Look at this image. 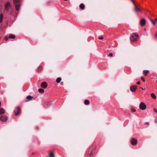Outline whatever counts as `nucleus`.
Returning <instances> with one entry per match:
<instances>
[{
	"instance_id": "7c9ffc66",
	"label": "nucleus",
	"mask_w": 157,
	"mask_h": 157,
	"mask_svg": "<svg viewBox=\"0 0 157 157\" xmlns=\"http://www.w3.org/2000/svg\"><path fill=\"white\" fill-rule=\"evenodd\" d=\"M131 111L132 112H135L136 111V109L133 108L131 109Z\"/></svg>"
},
{
	"instance_id": "72a5a7b5",
	"label": "nucleus",
	"mask_w": 157,
	"mask_h": 157,
	"mask_svg": "<svg viewBox=\"0 0 157 157\" xmlns=\"http://www.w3.org/2000/svg\"><path fill=\"white\" fill-rule=\"evenodd\" d=\"M141 80L144 82H145V79L144 78H143V77H141Z\"/></svg>"
},
{
	"instance_id": "a878e982",
	"label": "nucleus",
	"mask_w": 157,
	"mask_h": 157,
	"mask_svg": "<svg viewBox=\"0 0 157 157\" xmlns=\"http://www.w3.org/2000/svg\"><path fill=\"white\" fill-rule=\"evenodd\" d=\"M9 12L10 14H12L13 12V9H11L9 10Z\"/></svg>"
},
{
	"instance_id": "58836bf2",
	"label": "nucleus",
	"mask_w": 157,
	"mask_h": 157,
	"mask_svg": "<svg viewBox=\"0 0 157 157\" xmlns=\"http://www.w3.org/2000/svg\"><path fill=\"white\" fill-rule=\"evenodd\" d=\"M141 88L143 90H145V89L141 87Z\"/></svg>"
},
{
	"instance_id": "9b49d317",
	"label": "nucleus",
	"mask_w": 157,
	"mask_h": 157,
	"mask_svg": "<svg viewBox=\"0 0 157 157\" xmlns=\"http://www.w3.org/2000/svg\"><path fill=\"white\" fill-rule=\"evenodd\" d=\"M15 5V9L16 11H18L19 10L20 7V4H17V5Z\"/></svg>"
},
{
	"instance_id": "a19ab883",
	"label": "nucleus",
	"mask_w": 157,
	"mask_h": 157,
	"mask_svg": "<svg viewBox=\"0 0 157 157\" xmlns=\"http://www.w3.org/2000/svg\"><path fill=\"white\" fill-rule=\"evenodd\" d=\"M155 21H157V18H156V19H155Z\"/></svg>"
},
{
	"instance_id": "c85d7f7f",
	"label": "nucleus",
	"mask_w": 157,
	"mask_h": 157,
	"mask_svg": "<svg viewBox=\"0 0 157 157\" xmlns=\"http://www.w3.org/2000/svg\"><path fill=\"white\" fill-rule=\"evenodd\" d=\"M93 154V152H92V151H90V153H89V155L90 156H91V155H92Z\"/></svg>"
},
{
	"instance_id": "f704fd0d",
	"label": "nucleus",
	"mask_w": 157,
	"mask_h": 157,
	"mask_svg": "<svg viewBox=\"0 0 157 157\" xmlns=\"http://www.w3.org/2000/svg\"><path fill=\"white\" fill-rule=\"evenodd\" d=\"M144 124H145L146 125H149V124L147 122H145L144 123Z\"/></svg>"
},
{
	"instance_id": "c9c22d12",
	"label": "nucleus",
	"mask_w": 157,
	"mask_h": 157,
	"mask_svg": "<svg viewBox=\"0 0 157 157\" xmlns=\"http://www.w3.org/2000/svg\"><path fill=\"white\" fill-rule=\"evenodd\" d=\"M137 84L139 85V84H140V81H138V82H137Z\"/></svg>"
},
{
	"instance_id": "cd10ccee",
	"label": "nucleus",
	"mask_w": 157,
	"mask_h": 157,
	"mask_svg": "<svg viewBox=\"0 0 157 157\" xmlns=\"http://www.w3.org/2000/svg\"><path fill=\"white\" fill-rule=\"evenodd\" d=\"M108 56L110 57H112L113 56V54L112 53H110L108 55Z\"/></svg>"
},
{
	"instance_id": "423d86ee",
	"label": "nucleus",
	"mask_w": 157,
	"mask_h": 157,
	"mask_svg": "<svg viewBox=\"0 0 157 157\" xmlns=\"http://www.w3.org/2000/svg\"><path fill=\"white\" fill-rule=\"evenodd\" d=\"M11 7L10 3L9 2H7L5 4V9L6 10H8L9 8Z\"/></svg>"
},
{
	"instance_id": "f03ea898",
	"label": "nucleus",
	"mask_w": 157,
	"mask_h": 157,
	"mask_svg": "<svg viewBox=\"0 0 157 157\" xmlns=\"http://www.w3.org/2000/svg\"><path fill=\"white\" fill-rule=\"evenodd\" d=\"M146 108V105L143 102H141L139 105L140 109L142 110H145Z\"/></svg>"
},
{
	"instance_id": "ea45409f",
	"label": "nucleus",
	"mask_w": 157,
	"mask_h": 157,
	"mask_svg": "<svg viewBox=\"0 0 157 157\" xmlns=\"http://www.w3.org/2000/svg\"><path fill=\"white\" fill-rule=\"evenodd\" d=\"M1 101H0V106H1Z\"/></svg>"
},
{
	"instance_id": "f257e3e1",
	"label": "nucleus",
	"mask_w": 157,
	"mask_h": 157,
	"mask_svg": "<svg viewBox=\"0 0 157 157\" xmlns=\"http://www.w3.org/2000/svg\"><path fill=\"white\" fill-rule=\"evenodd\" d=\"M138 35L137 34H135L134 33H132L130 37V39L131 40L132 42L136 41L138 40Z\"/></svg>"
},
{
	"instance_id": "a211bd4d",
	"label": "nucleus",
	"mask_w": 157,
	"mask_h": 157,
	"mask_svg": "<svg viewBox=\"0 0 157 157\" xmlns=\"http://www.w3.org/2000/svg\"><path fill=\"white\" fill-rule=\"evenodd\" d=\"M149 72V71H148L145 70L143 71V74L145 76H146Z\"/></svg>"
},
{
	"instance_id": "bb28decb",
	"label": "nucleus",
	"mask_w": 157,
	"mask_h": 157,
	"mask_svg": "<svg viewBox=\"0 0 157 157\" xmlns=\"http://www.w3.org/2000/svg\"><path fill=\"white\" fill-rule=\"evenodd\" d=\"M9 38V37H8L7 36H6L5 38V40L7 41L8 40Z\"/></svg>"
},
{
	"instance_id": "79ce46f5",
	"label": "nucleus",
	"mask_w": 157,
	"mask_h": 157,
	"mask_svg": "<svg viewBox=\"0 0 157 157\" xmlns=\"http://www.w3.org/2000/svg\"><path fill=\"white\" fill-rule=\"evenodd\" d=\"M25 101V102H27V101Z\"/></svg>"
},
{
	"instance_id": "412c9836",
	"label": "nucleus",
	"mask_w": 157,
	"mask_h": 157,
	"mask_svg": "<svg viewBox=\"0 0 157 157\" xmlns=\"http://www.w3.org/2000/svg\"><path fill=\"white\" fill-rule=\"evenodd\" d=\"M10 38L14 39L15 38V36L13 35H10L9 36Z\"/></svg>"
},
{
	"instance_id": "aec40b11",
	"label": "nucleus",
	"mask_w": 157,
	"mask_h": 157,
	"mask_svg": "<svg viewBox=\"0 0 157 157\" xmlns=\"http://www.w3.org/2000/svg\"><path fill=\"white\" fill-rule=\"evenodd\" d=\"M38 91L39 93H43L44 92V90L42 89H39Z\"/></svg>"
},
{
	"instance_id": "20e7f679",
	"label": "nucleus",
	"mask_w": 157,
	"mask_h": 157,
	"mask_svg": "<svg viewBox=\"0 0 157 157\" xmlns=\"http://www.w3.org/2000/svg\"><path fill=\"white\" fill-rule=\"evenodd\" d=\"M20 109L18 107H16V109L14 110V113L15 114V115L16 116L18 115L20 113Z\"/></svg>"
},
{
	"instance_id": "0eeeda50",
	"label": "nucleus",
	"mask_w": 157,
	"mask_h": 157,
	"mask_svg": "<svg viewBox=\"0 0 157 157\" xmlns=\"http://www.w3.org/2000/svg\"><path fill=\"white\" fill-rule=\"evenodd\" d=\"M8 117L6 116H2L0 117V120L3 122H5L7 121Z\"/></svg>"
},
{
	"instance_id": "b1692460",
	"label": "nucleus",
	"mask_w": 157,
	"mask_h": 157,
	"mask_svg": "<svg viewBox=\"0 0 157 157\" xmlns=\"http://www.w3.org/2000/svg\"><path fill=\"white\" fill-rule=\"evenodd\" d=\"M3 17V15L2 14H0V22H1L2 21V19Z\"/></svg>"
},
{
	"instance_id": "e433bc0d",
	"label": "nucleus",
	"mask_w": 157,
	"mask_h": 157,
	"mask_svg": "<svg viewBox=\"0 0 157 157\" xmlns=\"http://www.w3.org/2000/svg\"><path fill=\"white\" fill-rule=\"evenodd\" d=\"M155 37L156 38H157V33H156L155 34Z\"/></svg>"
},
{
	"instance_id": "393cba45",
	"label": "nucleus",
	"mask_w": 157,
	"mask_h": 157,
	"mask_svg": "<svg viewBox=\"0 0 157 157\" xmlns=\"http://www.w3.org/2000/svg\"><path fill=\"white\" fill-rule=\"evenodd\" d=\"M150 20L153 25H155V22L154 20L151 19H150Z\"/></svg>"
},
{
	"instance_id": "c756f323",
	"label": "nucleus",
	"mask_w": 157,
	"mask_h": 157,
	"mask_svg": "<svg viewBox=\"0 0 157 157\" xmlns=\"http://www.w3.org/2000/svg\"><path fill=\"white\" fill-rule=\"evenodd\" d=\"M98 39L99 40H102L103 39V37L101 36V37H99L98 38Z\"/></svg>"
},
{
	"instance_id": "2eb2a0df",
	"label": "nucleus",
	"mask_w": 157,
	"mask_h": 157,
	"mask_svg": "<svg viewBox=\"0 0 157 157\" xmlns=\"http://www.w3.org/2000/svg\"><path fill=\"white\" fill-rule=\"evenodd\" d=\"M79 7L82 10H84V9L85 6L83 4H80L79 6Z\"/></svg>"
},
{
	"instance_id": "4c0bfd02",
	"label": "nucleus",
	"mask_w": 157,
	"mask_h": 157,
	"mask_svg": "<svg viewBox=\"0 0 157 157\" xmlns=\"http://www.w3.org/2000/svg\"><path fill=\"white\" fill-rule=\"evenodd\" d=\"M63 82H61V85H63Z\"/></svg>"
},
{
	"instance_id": "9d476101",
	"label": "nucleus",
	"mask_w": 157,
	"mask_h": 157,
	"mask_svg": "<svg viewBox=\"0 0 157 157\" xmlns=\"http://www.w3.org/2000/svg\"><path fill=\"white\" fill-rule=\"evenodd\" d=\"M47 83L45 82H43L41 84V86L42 88H45L47 87Z\"/></svg>"
},
{
	"instance_id": "6ab92c4d",
	"label": "nucleus",
	"mask_w": 157,
	"mask_h": 157,
	"mask_svg": "<svg viewBox=\"0 0 157 157\" xmlns=\"http://www.w3.org/2000/svg\"><path fill=\"white\" fill-rule=\"evenodd\" d=\"M49 157H54V154L52 152L49 154Z\"/></svg>"
},
{
	"instance_id": "473e14b6",
	"label": "nucleus",
	"mask_w": 157,
	"mask_h": 157,
	"mask_svg": "<svg viewBox=\"0 0 157 157\" xmlns=\"http://www.w3.org/2000/svg\"><path fill=\"white\" fill-rule=\"evenodd\" d=\"M153 110H154V111L155 112V113H157V109H156L155 108H154V109Z\"/></svg>"
},
{
	"instance_id": "ddd939ff",
	"label": "nucleus",
	"mask_w": 157,
	"mask_h": 157,
	"mask_svg": "<svg viewBox=\"0 0 157 157\" xmlns=\"http://www.w3.org/2000/svg\"><path fill=\"white\" fill-rule=\"evenodd\" d=\"M151 97L154 99H156V97L154 93H151Z\"/></svg>"
},
{
	"instance_id": "4be33fe9",
	"label": "nucleus",
	"mask_w": 157,
	"mask_h": 157,
	"mask_svg": "<svg viewBox=\"0 0 157 157\" xmlns=\"http://www.w3.org/2000/svg\"><path fill=\"white\" fill-rule=\"evenodd\" d=\"M61 80V79L60 78H57L56 80V82L57 83H59L60 82Z\"/></svg>"
},
{
	"instance_id": "7ed1b4c3",
	"label": "nucleus",
	"mask_w": 157,
	"mask_h": 157,
	"mask_svg": "<svg viewBox=\"0 0 157 157\" xmlns=\"http://www.w3.org/2000/svg\"><path fill=\"white\" fill-rule=\"evenodd\" d=\"M131 1L133 2L134 6V10L136 12H140L141 11L138 8L137 6L135 4V2H134L133 0H131Z\"/></svg>"
},
{
	"instance_id": "f8f14e48",
	"label": "nucleus",
	"mask_w": 157,
	"mask_h": 157,
	"mask_svg": "<svg viewBox=\"0 0 157 157\" xmlns=\"http://www.w3.org/2000/svg\"><path fill=\"white\" fill-rule=\"evenodd\" d=\"M20 2L19 0H13V3L15 5L20 4Z\"/></svg>"
},
{
	"instance_id": "f3484780",
	"label": "nucleus",
	"mask_w": 157,
	"mask_h": 157,
	"mask_svg": "<svg viewBox=\"0 0 157 157\" xmlns=\"http://www.w3.org/2000/svg\"><path fill=\"white\" fill-rule=\"evenodd\" d=\"M33 98V96H32L30 95L26 97V99L29 100H31Z\"/></svg>"
},
{
	"instance_id": "39448f33",
	"label": "nucleus",
	"mask_w": 157,
	"mask_h": 157,
	"mask_svg": "<svg viewBox=\"0 0 157 157\" xmlns=\"http://www.w3.org/2000/svg\"><path fill=\"white\" fill-rule=\"evenodd\" d=\"M131 144L133 145H135L137 144V141L135 138H132L130 141Z\"/></svg>"
},
{
	"instance_id": "4468645a",
	"label": "nucleus",
	"mask_w": 157,
	"mask_h": 157,
	"mask_svg": "<svg viewBox=\"0 0 157 157\" xmlns=\"http://www.w3.org/2000/svg\"><path fill=\"white\" fill-rule=\"evenodd\" d=\"M5 113V111L3 108H0V114H3Z\"/></svg>"
},
{
	"instance_id": "dca6fc26",
	"label": "nucleus",
	"mask_w": 157,
	"mask_h": 157,
	"mask_svg": "<svg viewBox=\"0 0 157 157\" xmlns=\"http://www.w3.org/2000/svg\"><path fill=\"white\" fill-rule=\"evenodd\" d=\"M84 104L86 105H88L90 104V101L88 100H85L84 102Z\"/></svg>"
},
{
	"instance_id": "1a4fd4ad",
	"label": "nucleus",
	"mask_w": 157,
	"mask_h": 157,
	"mask_svg": "<svg viewBox=\"0 0 157 157\" xmlns=\"http://www.w3.org/2000/svg\"><path fill=\"white\" fill-rule=\"evenodd\" d=\"M140 23L142 26H144L146 24L145 20L144 18L141 19L140 21Z\"/></svg>"
},
{
	"instance_id": "2f4dec72",
	"label": "nucleus",
	"mask_w": 157,
	"mask_h": 157,
	"mask_svg": "<svg viewBox=\"0 0 157 157\" xmlns=\"http://www.w3.org/2000/svg\"><path fill=\"white\" fill-rule=\"evenodd\" d=\"M46 105H48V106H49L51 105V103L50 102H47L46 103Z\"/></svg>"
},
{
	"instance_id": "5701e85b",
	"label": "nucleus",
	"mask_w": 157,
	"mask_h": 157,
	"mask_svg": "<svg viewBox=\"0 0 157 157\" xmlns=\"http://www.w3.org/2000/svg\"><path fill=\"white\" fill-rule=\"evenodd\" d=\"M42 69V67L41 66H40L39 67L38 69V72H40L41 71Z\"/></svg>"
},
{
	"instance_id": "6e6552de",
	"label": "nucleus",
	"mask_w": 157,
	"mask_h": 157,
	"mask_svg": "<svg viewBox=\"0 0 157 157\" xmlns=\"http://www.w3.org/2000/svg\"><path fill=\"white\" fill-rule=\"evenodd\" d=\"M137 88V87L135 85H133L132 86L130 87V90L132 92H135L136 91V90Z\"/></svg>"
}]
</instances>
